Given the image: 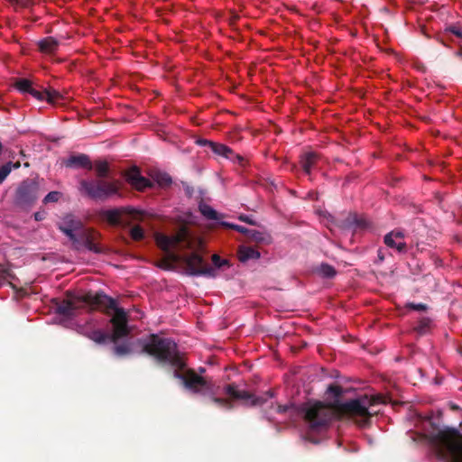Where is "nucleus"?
<instances>
[{
    "instance_id": "obj_1",
    "label": "nucleus",
    "mask_w": 462,
    "mask_h": 462,
    "mask_svg": "<svg viewBox=\"0 0 462 462\" xmlns=\"http://www.w3.org/2000/svg\"><path fill=\"white\" fill-rule=\"evenodd\" d=\"M327 392L335 397L329 405L317 402L301 408L303 418L312 430L320 431L326 429L335 417L352 420L360 427L370 425L371 418L375 412L369 409L378 402L379 398L364 395L341 402L338 398L343 393V388L337 384H330Z\"/></svg>"
},
{
    "instance_id": "obj_2",
    "label": "nucleus",
    "mask_w": 462,
    "mask_h": 462,
    "mask_svg": "<svg viewBox=\"0 0 462 462\" xmlns=\"http://www.w3.org/2000/svg\"><path fill=\"white\" fill-rule=\"evenodd\" d=\"M156 242L162 251H168L170 248L179 250H193L192 253L183 255L180 260L185 263L187 273L194 276H206L214 278L217 276V270L208 265L200 254L203 247V242L200 239L193 237L189 229L182 226L172 236L158 235Z\"/></svg>"
},
{
    "instance_id": "obj_3",
    "label": "nucleus",
    "mask_w": 462,
    "mask_h": 462,
    "mask_svg": "<svg viewBox=\"0 0 462 462\" xmlns=\"http://www.w3.org/2000/svg\"><path fill=\"white\" fill-rule=\"evenodd\" d=\"M138 343L142 347L141 352L152 357L162 366L170 365L175 370L184 369L187 365L177 344L169 337L151 334L146 338L139 339Z\"/></svg>"
},
{
    "instance_id": "obj_4",
    "label": "nucleus",
    "mask_w": 462,
    "mask_h": 462,
    "mask_svg": "<svg viewBox=\"0 0 462 462\" xmlns=\"http://www.w3.org/2000/svg\"><path fill=\"white\" fill-rule=\"evenodd\" d=\"M430 423L432 430L428 433V439L437 455L447 462H462V433L456 428L439 429L431 420Z\"/></svg>"
},
{
    "instance_id": "obj_5",
    "label": "nucleus",
    "mask_w": 462,
    "mask_h": 462,
    "mask_svg": "<svg viewBox=\"0 0 462 462\" xmlns=\"http://www.w3.org/2000/svg\"><path fill=\"white\" fill-rule=\"evenodd\" d=\"M115 307L106 309L103 307H95L92 310H100L106 315H114L110 319L109 322L113 326L112 333L105 332L102 329H93L84 333V336L88 339L92 340L97 345H106L108 343L116 344L121 338L127 337L130 333L128 327V316L127 312L117 306L116 300L114 299Z\"/></svg>"
},
{
    "instance_id": "obj_6",
    "label": "nucleus",
    "mask_w": 462,
    "mask_h": 462,
    "mask_svg": "<svg viewBox=\"0 0 462 462\" xmlns=\"http://www.w3.org/2000/svg\"><path fill=\"white\" fill-rule=\"evenodd\" d=\"M55 312L64 317H72L75 311L83 305H88L93 310L95 307L111 309L115 307L114 299L104 291H88L83 295L71 296L69 299L52 300Z\"/></svg>"
},
{
    "instance_id": "obj_7",
    "label": "nucleus",
    "mask_w": 462,
    "mask_h": 462,
    "mask_svg": "<svg viewBox=\"0 0 462 462\" xmlns=\"http://www.w3.org/2000/svg\"><path fill=\"white\" fill-rule=\"evenodd\" d=\"M79 192L94 200H106L119 191L117 180L108 181L104 179L86 180H81L79 187Z\"/></svg>"
},
{
    "instance_id": "obj_8",
    "label": "nucleus",
    "mask_w": 462,
    "mask_h": 462,
    "mask_svg": "<svg viewBox=\"0 0 462 462\" xmlns=\"http://www.w3.org/2000/svg\"><path fill=\"white\" fill-rule=\"evenodd\" d=\"M173 377L181 381L185 389L196 394H215L212 380L199 375L193 369H175Z\"/></svg>"
},
{
    "instance_id": "obj_9",
    "label": "nucleus",
    "mask_w": 462,
    "mask_h": 462,
    "mask_svg": "<svg viewBox=\"0 0 462 462\" xmlns=\"http://www.w3.org/2000/svg\"><path fill=\"white\" fill-rule=\"evenodd\" d=\"M40 195V183L36 179L23 180L14 195V204L23 209L30 208Z\"/></svg>"
},
{
    "instance_id": "obj_10",
    "label": "nucleus",
    "mask_w": 462,
    "mask_h": 462,
    "mask_svg": "<svg viewBox=\"0 0 462 462\" xmlns=\"http://www.w3.org/2000/svg\"><path fill=\"white\" fill-rule=\"evenodd\" d=\"M14 88L21 93L30 94L38 100H46L52 105L60 104L64 99V96L54 88H45L42 91L35 89L32 82L24 78L17 79Z\"/></svg>"
},
{
    "instance_id": "obj_11",
    "label": "nucleus",
    "mask_w": 462,
    "mask_h": 462,
    "mask_svg": "<svg viewBox=\"0 0 462 462\" xmlns=\"http://www.w3.org/2000/svg\"><path fill=\"white\" fill-rule=\"evenodd\" d=\"M99 234L91 228H86L84 226L76 232V242H71L72 246L76 250L85 247L88 251L100 254L102 248L97 243Z\"/></svg>"
},
{
    "instance_id": "obj_12",
    "label": "nucleus",
    "mask_w": 462,
    "mask_h": 462,
    "mask_svg": "<svg viewBox=\"0 0 462 462\" xmlns=\"http://www.w3.org/2000/svg\"><path fill=\"white\" fill-rule=\"evenodd\" d=\"M83 226V222L72 214L65 215L58 224V228L65 234L71 242H76V232Z\"/></svg>"
},
{
    "instance_id": "obj_13",
    "label": "nucleus",
    "mask_w": 462,
    "mask_h": 462,
    "mask_svg": "<svg viewBox=\"0 0 462 462\" xmlns=\"http://www.w3.org/2000/svg\"><path fill=\"white\" fill-rule=\"evenodd\" d=\"M224 393L232 400L250 401L252 406L263 404L265 401L263 398L255 397L247 391L239 390L236 383L226 384L224 387Z\"/></svg>"
},
{
    "instance_id": "obj_14",
    "label": "nucleus",
    "mask_w": 462,
    "mask_h": 462,
    "mask_svg": "<svg viewBox=\"0 0 462 462\" xmlns=\"http://www.w3.org/2000/svg\"><path fill=\"white\" fill-rule=\"evenodd\" d=\"M404 236L401 231H392L384 236V244L390 247L396 249L399 253L406 251V243L403 241Z\"/></svg>"
},
{
    "instance_id": "obj_15",
    "label": "nucleus",
    "mask_w": 462,
    "mask_h": 462,
    "mask_svg": "<svg viewBox=\"0 0 462 462\" xmlns=\"http://www.w3.org/2000/svg\"><path fill=\"white\" fill-rule=\"evenodd\" d=\"M37 46L42 53L47 55H53L57 52L59 49L60 42L52 36H48L40 40L37 42Z\"/></svg>"
},
{
    "instance_id": "obj_16",
    "label": "nucleus",
    "mask_w": 462,
    "mask_h": 462,
    "mask_svg": "<svg viewBox=\"0 0 462 462\" xmlns=\"http://www.w3.org/2000/svg\"><path fill=\"white\" fill-rule=\"evenodd\" d=\"M65 166L69 168H85L91 170L92 163L87 154L80 153L78 155H71L65 161Z\"/></svg>"
},
{
    "instance_id": "obj_17",
    "label": "nucleus",
    "mask_w": 462,
    "mask_h": 462,
    "mask_svg": "<svg viewBox=\"0 0 462 462\" xmlns=\"http://www.w3.org/2000/svg\"><path fill=\"white\" fill-rule=\"evenodd\" d=\"M198 143L210 147L213 152L218 155H222L227 159L231 158V155L233 154L232 149L223 143H214L205 139L198 141Z\"/></svg>"
},
{
    "instance_id": "obj_18",
    "label": "nucleus",
    "mask_w": 462,
    "mask_h": 462,
    "mask_svg": "<svg viewBox=\"0 0 462 462\" xmlns=\"http://www.w3.org/2000/svg\"><path fill=\"white\" fill-rule=\"evenodd\" d=\"M319 159V155L314 152H308L301 155L300 163L303 171L310 174L311 169L316 165Z\"/></svg>"
},
{
    "instance_id": "obj_19",
    "label": "nucleus",
    "mask_w": 462,
    "mask_h": 462,
    "mask_svg": "<svg viewBox=\"0 0 462 462\" xmlns=\"http://www.w3.org/2000/svg\"><path fill=\"white\" fill-rule=\"evenodd\" d=\"M338 226L344 229L353 227L364 228L366 226V221L363 218H359L356 214H349Z\"/></svg>"
},
{
    "instance_id": "obj_20",
    "label": "nucleus",
    "mask_w": 462,
    "mask_h": 462,
    "mask_svg": "<svg viewBox=\"0 0 462 462\" xmlns=\"http://www.w3.org/2000/svg\"><path fill=\"white\" fill-rule=\"evenodd\" d=\"M237 254L239 261L242 263L247 262L248 260H256L261 256L260 253L251 246H241L238 249Z\"/></svg>"
},
{
    "instance_id": "obj_21",
    "label": "nucleus",
    "mask_w": 462,
    "mask_h": 462,
    "mask_svg": "<svg viewBox=\"0 0 462 462\" xmlns=\"http://www.w3.org/2000/svg\"><path fill=\"white\" fill-rule=\"evenodd\" d=\"M132 343L125 341L121 344L116 342L112 347V353L117 357H125L133 354Z\"/></svg>"
},
{
    "instance_id": "obj_22",
    "label": "nucleus",
    "mask_w": 462,
    "mask_h": 462,
    "mask_svg": "<svg viewBox=\"0 0 462 462\" xmlns=\"http://www.w3.org/2000/svg\"><path fill=\"white\" fill-rule=\"evenodd\" d=\"M314 273L325 279L334 278L337 274L336 269L327 263H322L320 265L317 266Z\"/></svg>"
},
{
    "instance_id": "obj_23",
    "label": "nucleus",
    "mask_w": 462,
    "mask_h": 462,
    "mask_svg": "<svg viewBox=\"0 0 462 462\" xmlns=\"http://www.w3.org/2000/svg\"><path fill=\"white\" fill-rule=\"evenodd\" d=\"M171 249V248H170L168 251H165L168 254V257L162 259L158 263V266L160 268H162L164 270H171L174 267V263L180 260V256H179L175 253L170 252Z\"/></svg>"
},
{
    "instance_id": "obj_24",
    "label": "nucleus",
    "mask_w": 462,
    "mask_h": 462,
    "mask_svg": "<svg viewBox=\"0 0 462 462\" xmlns=\"http://www.w3.org/2000/svg\"><path fill=\"white\" fill-rule=\"evenodd\" d=\"M199 211L207 219H209V220H218L219 219V214L214 208H212L210 206H208L207 204H200Z\"/></svg>"
},
{
    "instance_id": "obj_25",
    "label": "nucleus",
    "mask_w": 462,
    "mask_h": 462,
    "mask_svg": "<svg viewBox=\"0 0 462 462\" xmlns=\"http://www.w3.org/2000/svg\"><path fill=\"white\" fill-rule=\"evenodd\" d=\"M431 323H432V320L430 318H421L418 321V324L414 328V330L419 335H425L430 331Z\"/></svg>"
},
{
    "instance_id": "obj_26",
    "label": "nucleus",
    "mask_w": 462,
    "mask_h": 462,
    "mask_svg": "<svg viewBox=\"0 0 462 462\" xmlns=\"http://www.w3.org/2000/svg\"><path fill=\"white\" fill-rule=\"evenodd\" d=\"M95 170L98 179H105L109 171L108 163L106 162L97 161L95 163Z\"/></svg>"
},
{
    "instance_id": "obj_27",
    "label": "nucleus",
    "mask_w": 462,
    "mask_h": 462,
    "mask_svg": "<svg viewBox=\"0 0 462 462\" xmlns=\"http://www.w3.org/2000/svg\"><path fill=\"white\" fill-rule=\"evenodd\" d=\"M207 396H209L210 400L214 403L217 404L218 406H220L222 408H225L226 410H232L234 407L232 402L229 400L221 398V397H217L216 393L215 394H207Z\"/></svg>"
},
{
    "instance_id": "obj_28",
    "label": "nucleus",
    "mask_w": 462,
    "mask_h": 462,
    "mask_svg": "<svg viewBox=\"0 0 462 462\" xmlns=\"http://www.w3.org/2000/svg\"><path fill=\"white\" fill-rule=\"evenodd\" d=\"M106 219L114 225L120 223L121 211L119 209H110L106 212Z\"/></svg>"
},
{
    "instance_id": "obj_29",
    "label": "nucleus",
    "mask_w": 462,
    "mask_h": 462,
    "mask_svg": "<svg viewBox=\"0 0 462 462\" xmlns=\"http://www.w3.org/2000/svg\"><path fill=\"white\" fill-rule=\"evenodd\" d=\"M131 238L134 241H141L144 237V231L139 225L134 226L130 229Z\"/></svg>"
},
{
    "instance_id": "obj_30",
    "label": "nucleus",
    "mask_w": 462,
    "mask_h": 462,
    "mask_svg": "<svg viewBox=\"0 0 462 462\" xmlns=\"http://www.w3.org/2000/svg\"><path fill=\"white\" fill-rule=\"evenodd\" d=\"M14 277V274L8 267L0 264V286L3 284L4 281L12 280Z\"/></svg>"
},
{
    "instance_id": "obj_31",
    "label": "nucleus",
    "mask_w": 462,
    "mask_h": 462,
    "mask_svg": "<svg viewBox=\"0 0 462 462\" xmlns=\"http://www.w3.org/2000/svg\"><path fill=\"white\" fill-rule=\"evenodd\" d=\"M141 176L140 171L137 167H133L125 172V179L129 184H133L135 180Z\"/></svg>"
},
{
    "instance_id": "obj_32",
    "label": "nucleus",
    "mask_w": 462,
    "mask_h": 462,
    "mask_svg": "<svg viewBox=\"0 0 462 462\" xmlns=\"http://www.w3.org/2000/svg\"><path fill=\"white\" fill-rule=\"evenodd\" d=\"M151 185V182L146 178L143 177L142 175L139 176L135 181L132 184L133 187H134L136 189L143 190L146 187H149Z\"/></svg>"
},
{
    "instance_id": "obj_33",
    "label": "nucleus",
    "mask_w": 462,
    "mask_h": 462,
    "mask_svg": "<svg viewBox=\"0 0 462 462\" xmlns=\"http://www.w3.org/2000/svg\"><path fill=\"white\" fill-rule=\"evenodd\" d=\"M212 263L214 264L213 268H221L224 266H229V262L226 259H222L218 254H214L212 255Z\"/></svg>"
},
{
    "instance_id": "obj_34",
    "label": "nucleus",
    "mask_w": 462,
    "mask_h": 462,
    "mask_svg": "<svg viewBox=\"0 0 462 462\" xmlns=\"http://www.w3.org/2000/svg\"><path fill=\"white\" fill-rule=\"evenodd\" d=\"M61 197V193L60 191H51L49 192L43 199L42 202L44 204L57 202Z\"/></svg>"
},
{
    "instance_id": "obj_35",
    "label": "nucleus",
    "mask_w": 462,
    "mask_h": 462,
    "mask_svg": "<svg viewBox=\"0 0 462 462\" xmlns=\"http://www.w3.org/2000/svg\"><path fill=\"white\" fill-rule=\"evenodd\" d=\"M11 171H12V162H9L0 167V183L4 182V180L10 174Z\"/></svg>"
},
{
    "instance_id": "obj_36",
    "label": "nucleus",
    "mask_w": 462,
    "mask_h": 462,
    "mask_svg": "<svg viewBox=\"0 0 462 462\" xmlns=\"http://www.w3.org/2000/svg\"><path fill=\"white\" fill-rule=\"evenodd\" d=\"M408 308L413 310H418V311H425L428 310V306L424 303H409L407 305Z\"/></svg>"
},
{
    "instance_id": "obj_37",
    "label": "nucleus",
    "mask_w": 462,
    "mask_h": 462,
    "mask_svg": "<svg viewBox=\"0 0 462 462\" xmlns=\"http://www.w3.org/2000/svg\"><path fill=\"white\" fill-rule=\"evenodd\" d=\"M225 226H227L240 233H243V234H246L248 236L249 232H250V229H247L246 227L245 226H238V225H234V224H226V223H224Z\"/></svg>"
},
{
    "instance_id": "obj_38",
    "label": "nucleus",
    "mask_w": 462,
    "mask_h": 462,
    "mask_svg": "<svg viewBox=\"0 0 462 462\" xmlns=\"http://www.w3.org/2000/svg\"><path fill=\"white\" fill-rule=\"evenodd\" d=\"M248 236L256 242H261L263 240V234L256 230H250Z\"/></svg>"
},
{
    "instance_id": "obj_39",
    "label": "nucleus",
    "mask_w": 462,
    "mask_h": 462,
    "mask_svg": "<svg viewBox=\"0 0 462 462\" xmlns=\"http://www.w3.org/2000/svg\"><path fill=\"white\" fill-rule=\"evenodd\" d=\"M447 31L450 32L454 35L462 39V28L451 26L447 29Z\"/></svg>"
},
{
    "instance_id": "obj_40",
    "label": "nucleus",
    "mask_w": 462,
    "mask_h": 462,
    "mask_svg": "<svg viewBox=\"0 0 462 462\" xmlns=\"http://www.w3.org/2000/svg\"><path fill=\"white\" fill-rule=\"evenodd\" d=\"M126 210H127L128 214H129L133 218H134V219L139 218V217H142V215H143V214H142V212L137 211V210H135L134 208H128V209H126Z\"/></svg>"
},
{
    "instance_id": "obj_41",
    "label": "nucleus",
    "mask_w": 462,
    "mask_h": 462,
    "mask_svg": "<svg viewBox=\"0 0 462 462\" xmlns=\"http://www.w3.org/2000/svg\"><path fill=\"white\" fill-rule=\"evenodd\" d=\"M239 219L243 222L248 223L250 225H254V221H253L248 216L241 215Z\"/></svg>"
},
{
    "instance_id": "obj_42",
    "label": "nucleus",
    "mask_w": 462,
    "mask_h": 462,
    "mask_svg": "<svg viewBox=\"0 0 462 462\" xmlns=\"http://www.w3.org/2000/svg\"><path fill=\"white\" fill-rule=\"evenodd\" d=\"M289 410V406L287 405H278L277 411L279 413H284Z\"/></svg>"
},
{
    "instance_id": "obj_43",
    "label": "nucleus",
    "mask_w": 462,
    "mask_h": 462,
    "mask_svg": "<svg viewBox=\"0 0 462 462\" xmlns=\"http://www.w3.org/2000/svg\"><path fill=\"white\" fill-rule=\"evenodd\" d=\"M34 218H35V220H37V221H41V220H42V219H43V216H42V213H40V212H36V213L34 214Z\"/></svg>"
},
{
    "instance_id": "obj_44",
    "label": "nucleus",
    "mask_w": 462,
    "mask_h": 462,
    "mask_svg": "<svg viewBox=\"0 0 462 462\" xmlns=\"http://www.w3.org/2000/svg\"><path fill=\"white\" fill-rule=\"evenodd\" d=\"M378 257H379L380 261H383V259H384V256L382 254L381 251L378 252Z\"/></svg>"
},
{
    "instance_id": "obj_45",
    "label": "nucleus",
    "mask_w": 462,
    "mask_h": 462,
    "mask_svg": "<svg viewBox=\"0 0 462 462\" xmlns=\"http://www.w3.org/2000/svg\"><path fill=\"white\" fill-rule=\"evenodd\" d=\"M3 149H4V146H3L2 143L0 142V154H1V153H2V152H3Z\"/></svg>"
},
{
    "instance_id": "obj_46",
    "label": "nucleus",
    "mask_w": 462,
    "mask_h": 462,
    "mask_svg": "<svg viewBox=\"0 0 462 462\" xmlns=\"http://www.w3.org/2000/svg\"><path fill=\"white\" fill-rule=\"evenodd\" d=\"M14 168H19V167H20V163H19V162L14 163Z\"/></svg>"
},
{
    "instance_id": "obj_47",
    "label": "nucleus",
    "mask_w": 462,
    "mask_h": 462,
    "mask_svg": "<svg viewBox=\"0 0 462 462\" xmlns=\"http://www.w3.org/2000/svg\"><path fill=\"white\" fill-rule=\"evenodd\" d=\"M166 181H167L168 183H171V178H170V177H167V178H166Z\"/></svg>"
},
{
    "instance_id": "obj_48",
    "label": "nucleus",
    "mask_w": 462,
    "mask_h": 462,
    "mask_svg": "<svg viewBox=\"0 0 462 462\" xmlns=\"http://www.w3.org/2000/svg\"><path fill=\"white\" fill-rule=\"evenodd\" d=\"M457 56H462V52H461V51H457Z\"/></svg>"
},
{
    "instance_id": "obj_49",
    "label": "nucleus",
    "mask_w": 462,
    "mask_h": 462,
    "mask_svg": "<svg viewBox=\"0 0 462 462\" xmlns=\"http://www.w3.org/2000/svg\"><path fill=\"white\" fill-rule=\"evenodd\" d=\"M236 157H237V159H238L239 161H242V160H243V158H242L240 155H237Z\"/></svg>"
},
{
    "instance_id": "obj_50",
    "label": "nucleus",
    "mask_w": 462,
    "mask_h": 462,
    "mask_svg": "<svg viewBox=\"0 0 462 462\" xmlns=\"http://www.w3.org/2000/svg\"><path fill=\"white\" fill-rule=\"evenodd\" d=\"M12 3H18V0H12Z\"/></svg>"
}]
</instances>
